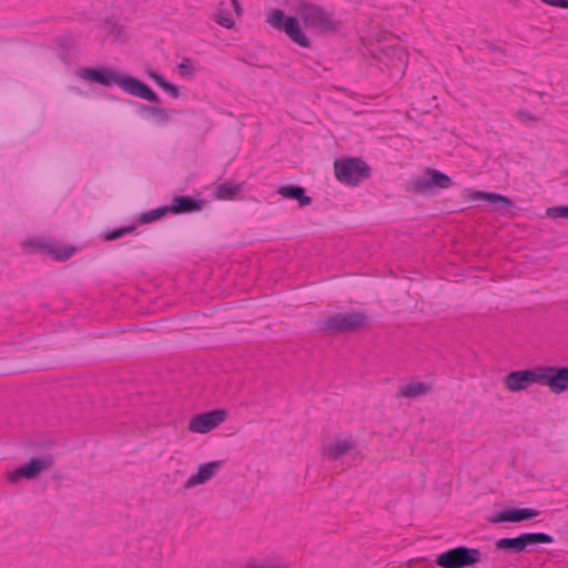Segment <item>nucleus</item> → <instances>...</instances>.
Segmentation results:
<instances>
[{
  "label": "nucleus",
  "mask_w": 568,
  "mask_h": 568,
  "mask_svg": "<svg viewBox=\"0 0 568 568\" xmlns=\"http://www.w3.org/2000/svg\"><path fill=\"white\" fill-rule=\"evenodd\" d=\"M296 16H286L281 9H273L266 22L275 30L284 32L287 38L302 48H311V40L302 29L303 22L305 29L315 34H333L338 32L341 23L334 19V12L325 8L307 2L300 1L295 7Z\"/></svg>",
  "instance_id": "f257e3e1"
},
{
  "label": "nucleus",
  "mask_w": 568,
  "mask_h": 568,
  "mask_svg": "<svg viewBox=\"0 0 568 568\" xmlns=\"http://www.w3.org/2000/svg\"><path fill=\"white\" fill-rule=\"evenodd\" d=\"M74 74L89 83H97L108 88L115 84L125 93L151 103L161 102L159 95L142 80L114 71L105 65L77 69Z\"/></svg>",
  "instance_id": "f03ea898"
},
{
  "label": "nucleus",
  "mask_w": 568,
  "mask_h": 568,
  "mask_svg": "<svg viewBox=\"0 0 568 568\" xmlns=\"http://www.w3.org/2000/svg\"><path fill=\"white\" fill-rule=\"evenodd\" d=\"M334 173L341 183L357 185L361 181L369 178L371 169L361 158H347L335 161Z\"/></svg>",
  "instance_id": "7ed1b4c3"
},
{
  "label": "nucleus",
  "mask_w": 568,
  "mask_h": 568,
  "mask_svg": "<svg viewBox=\"0 0 568 568\" xmlns=\"http://www.w3.org/2000/svg\"><path fill=\"white\" fill-rule=\"evenodd\" d=\"M481 560V552L477 548L458 546L437 555L435 564L442 568H467Z\"/></svg>",
  "instance_id": "20e7f679"
},
{
  "label": "nucleus",
  "mask_w": 568,
  "mask_h": 568,
  "mask_svg": "<svg viewBox=\"0 0 568 568\" xmlns=\"http://www.w3.org/2000/svg\"><path fill=\"white\" fill-rule=\"evenodd\" d=\"M366 318V315L361 312L337 313L321 322L318 329L335 333L355 332L365 325Z\"/></svg>",
  "instance_id": "39448f33"
},
{
  "label": "nucleus",
  "mask_w": 568,
  "mask_h": 568,
  "mask_svg": "<svg viewBox=\"0 0 568 568\" xmlns=\"http://www.w3.org/2000/svg\"><path fill=\"white\" fill-rule=\"evenodd\" d=\"M452 185V179L447 174L438 170L427 168L423 176L409 181L406 184V191L417 194H426L433 189L444 190Z\"/></svg>",
  "instance_id": "423d86ee"
},
{
  "label": "nucleus",
  "mask_w": 568,
  "mask_h": 568,
  "mask_svg": "<svg viewBox=\"0 0 568 568\" xmlns=\"http://www.w3.org/2000/svg\"><path fill=\"white\" fill-rule=\"evenodd\" d=\"M53 465V458L50 455L43 457H33L27 464H23L8 474V480L12 484L20 479H34L42 471L48 470Z\"/></svg>",
  "instance_id": "0eeeda50"
},
{
  "label": "nucleus",
  "mask_w": 568,
  "mask_h": 568,
  "mask_svg": "<svg viewBox=\"0 0 568 568\" xmlns=\"http://www.w3.org/2000/svg\"><path fill=\"white\" fill-rule=\"evenodd\" d=\"M22 248H30L31 253H39L52 257L54 261L64 262L75 252L73 246H54L40 239H29L21 243Z\"/></svg>",
  "instance_id": "6e6552de"
},
{
  "label": "nucleus",
  "mask_w": 568,
  "mask_h": 568,
  "mask_svg": "<svg viewBox=\"0 0 568 568\" xmlns=\"http://www.w3.org/2000/svg\"><path fill=\"white\" fill-rule=\"evenodd\" d=\"M540 385H546L551 392L559 394L568 389V366H539Z\"/></svg>",
  "instance_id": "1a4fd4ad"
},
{
  "label": "nucleus",
  "mask_w": 568,
  "mask_h": 568,
  "mask_svg": "<svg viewBox=\"0 0 568 568\" xmlns=\"http://www.w3.org/2000/svg\"><path fill=\"white\" fill-rule=\"evenodd\" d=\"M531 384H540L539 366L513 371L504 377V386L509 392H520L527 389Z\"/></svg>",
  "instance_id": "9d476101"
},
{
  "label": "nucleus",
  "mask_w": 568,
  "mask_h": 568,
  "mask_svg": "<svg viewBox=\"0 0 568 568\" xmlns=\"http://www.w3.org/2000/svg\"><path fill=\"white\" fill-rule=\"evenodd\" d=\"M376 59L385 67L403 74L408 62V53L402 45L395 44L382 48L376 54Z\"/></svg>",
  "instance_id": "9b49d317"
},
{
  "label": "nucleus",
  "mask_w": 568,
  "mask_h": 568,
  "mask_svg": "<svg viewBox=\"0 0 568 568\" xmlns=\"http://www.w3.org/2000/svg\"><path fill=\"white\" fill-rule=\"evenodd\" d=\"M224 409H212L193 416L189 422V429L193 433L205 434L224 422Z\"/></svg>",
  "instance_id": "f8f14e48"
},
{
  "label": "nucleus",
  "mask_w": 568,
  "mask_h": 568,
  "mask_svg": "<svg viewBox=\"0 0 568 568\" xmlns=\"http://www.w3.org/2000/svg\"><path fill=\"white\" fill-rule=\"evenodd\" d=\"M463 196L467 201L485 200L493 207V210H499V209L508 210L514 206V203L509 197L497 194V193H488V192L466 189L463 193Z\"/></svg>",
  "instance_id": "ddd939ff"
},
{
  "label": "nucleus",
  "mask_w": 568,
  "mask_h": 568,
  "mask_svg": "<svg viewBox=\"0 0 568 568\" xmlns=\"http://www.w3.org/2000/svg\"><path fill=\"white\" fill-rule=\"evenodd\" d=\"M539 515V511L532 508H506L495 514L490 521L499 523H520L532 519Z\"/></svg>",
  "instance_id": "4468645a"
},
{
  "label": "nucleus",
  "mask_w": 568,
  "mask_h": 568,
  "mask_svg": "<svg viewBox=\"0 0 568 568\" xmlns=\"http://www.w3.org/2000/svg\"><path fill=\"white\" fill-rule=\"evenodd\" d=\"M205 201L201 199H194L191 195H175L169 206L170 213L173 214H185L199 212L204 209Z\"/></svg>",
  "instance_id": "2eb2a0df"
},
{
  "label": "nucleus",
  "mask_w": 568,
  "mask_h": 568,
  "mask_svg": "<svg viewBox=\"0 0 568 568\" xmlns=\"http://www.w3.org/2000/svg\"><path fill=\"white\" fill-rule=\"evenodd\" d=\"M222 467V462L215 460L205 463L199 466L197 471L191 475L184 483V488L190 489L194 486L201 485L210 480L219 469Z\"/></svg>",
  "instance_id": "dca6fc26"
},
{
  "label": "nucleus",
  "mask_w": 568,
  "mask_h": 568,
  "mask_svg": "<svg viewBox=\"0 0 568 568\" xmlns=\"http://www.w3.org/2000/svg\"><path fill=\"white\" fill-rule=\"evenodd\" d=\"M353 449H355V443L352 438H336L323 447V456L328 460H336Z\"/></svg>",
  "instance_id": "f3484780"
},
{
  "label": "nucleus",
  "mask_w": 568,
  "mask_h": 568,
  "mask_svg": "<svg viewBox=\"0 0 568 568\" xmlns=\"http://www.w3.org/2000/svg\"><path fill=\"white\" fill-rule=\"evenodd\" d=\"M277 193L284 199L297 201L300 207L307 206L313 202L312 197L306 195L305 189L296 184L281 185Z\"/></svg>",
  "instance_id": "a211bd4d"
},
{
  "label": "nucleus",
  "mask_w": 568,
  "mask_h": 568,
  "mask_svg": "<svg viewBox=\"0 0 568 568\" xmlns=\"http://www.w3.org/2000/svg\"><path fill=\"white\" fill-rule=\"evenodd\" d=\"M519 538L524 550H526L528 546L554 542L552 536L545 532H524L519 535Z\"/></svg>",
  "instance_id": "6ab92c4d"
},
{
  "label": "nucleus",
  "mask_w": 568,
  "mask_h": 568,
  "mask_svg": "<svg viewBox=\"0 0 568 568\" xmlns=\"http://www.w3.org/2000/svg\"><path fill=\"white\" fill-rule=\"evenodd\" d=\"M429 390V386L423 382L412 383L400 386L398 389V396L414 398L425 395Z\"/></svg>",
  "instance_id": "aec40b11"
},
{
  "label": "nucleus",
  "mask_w": 568,
  "mask_h": 568,
  "mask_svg": "<svg viewBox=\"0 0 568 568\" xmlns=\"http://www.w3.org/2000/svg\"><path fill=\"white\" fill-rule=\"evenodd\" d=\"M497 550H504L507 552L518 554L525 551L520 541L519 536L514 538H501L495 542Z\"/></svg>",
  "instance_id": "412c9836"
},
{
  "label": "nucleus",
  "mask_w": 568,
  "mask_h": 568,
  "mask_svg": "<svg viewBox=\"0 0 568 568\" xmlns=\"http://www.w3.org/2000/svg\"><path fill=\"white\" fill-rule=\"evenodd\" d=\"M168 213H170L168 205L159 206L151 211L143 212L139 216L135 224L138 226V225H142V224H149V223L155 222V221L162 219Z\"/></svg>",
  "instance_id": "4be33fe9"
},
{
  "label": "nucleus",
  "mask_w": 568,
  "mask_h": 568,
  "mask_svg": "<svg viewBox=\"0 0 568 568\" xmlns=\"http://www.w3.org/2000/svg\"><path fill=\"white\" fill-rule=\"evenodd\" d=\"M240 191L239 185L223 183L216 186L214 194L219 200H234Z\"/></svg>",
  "instance_id": "5701e85b"
},
{
  "label": "nucleus",
  "mask_w": 568,
  "mask_h": 568,
  "mask_svg": "<svg viewBox=\"0 0 568 568\" xmlns=\"http://www.w3.org/2000/svg\"><path fill=\"white\" fill-rule=\"evenodd\" d=\"M136 229V224H132V225H129V226H123V227H119V229H115L113 231H109V232H105L103 234V240L104 241H115L126 234H130L132 232H134Z\"/></svg>",
  "instance_id": "b1692460"
},
{
  "label": "nucleus",
  "mask_w": 568,
  "mask_h": 568,
  "mask_svg": "<svg viewBox=\"0 0 568 568\" xmlns=\"http://www.w3.org/2000/svg\"><path fill=\"white\" fill-rule=\"evenodd\" d=\"M546 214L551 219H568V205L548 207Z\"/></svg>",
  "instance_id": "393cba45"
},
{
  "label": "nucleus",
  "mask_w": 568,
  "mask_h": 568,
  "mask_svg": "<svg viewBox=\"0 0 568 568\" xmlns=\"http://www.w3.org/2000/svg\"><path fill=\"white\" fill-rule=\"evenodd\" d=\"M216 22L222 26V27H225L227 29L232 28L234 26V21L233 19L231 18V16L229 13H226L224 10L220 9L216 13Z\"/></svg>",
  "instance_id": "a878e982"
},
{
  "label": "nucleus",
  "mask_w": 568,
  "mask_h": 568,
  "mask_svg": "<svg viewBox=\"0 0 568 568\" xmlns=\"http://www.w3.org/2000/svg\"><path fill=\"white\" fill-rule=\"evenodd\" d=\"M150 115H153L160 123H168L170 121L169 112L164 108L153 105Z\"/></svg>",
  "instance_id": "bb28decb"
},
{
  "label": "nucleus",
  "mask_w": 568,
  "mask_h": 568,
  "mask_svg": "<svg viewBox=\"0 0 568 568\" xmlns=\"http://www.w3.org/2000/svg\"><path fill=\"white\" fill-rule=\"evenodd\" d=\"M178 70L182 77L191 75L193 73V65L191 60L187 58L183 59V61L178 65Z\"/></svg>",
  "instance_id": "cd10ccee"
},
{
  "label": "nucleus",
  "mask_w": 568,
  "mask_h": 568,
  "mask_svg": "<svg viewBox=\"0 0 568 568\" xmlns=\"http://www.w3.org/2000/svg\"><path fill=\"white\" fill-rule=\"evenodd\" d=\"M516 119L521 123H536L538 121V119L535 115L525 110L517 111Z\"/></svg>",
  "instance_id": "c85d7f7f"
},
{
  "label": "nucleus",
  "mask_w": 568,
  "mask_h": 568,
  "mask_svg": "<svg viewBox=\"0 0 568 568\" xmlns=\"http://www.w3.org/2000/svg\"><path fill=\"white\" fill-rule=\"evenodd\" d=\"M161 89L174 99L180 97V89L178 88V85L169 82L168 80L163 83Z\"/></svg>",
  "instance_id": "c756f323"
},
{
  "label": "nucleus",
  "mask_w": 568,
  "mask_h": 568,
  "mask_svg": "<svg viewBox=\"0 0 568 568\" xmlns=\"http://www.w3.org/2000/svg\"><path fill=\"white\" fill-rule=\"evenodd\" d=\"M58 43L60 47H62L63 49H71L74 44V38L72 36H65V37H61L59 38L58 40Z\"/></svg>",
  "instance_id": "7c9ffc66"
},
{
  "label": "nucleus",
  "mask_w": 568,
  "mask_h": 568,
  "mask_svg": "<svg viewBox=\"0 0 568 568\" xmlns=\"http://www.w3.org/2000/svg\"><path fill=\"white\" fill-rule=\"evenodd\" d=\"M146 75L152 79L160 88L163 85V83L166 81L164 79V77H162L161 74L156 73L155 71L153 70H148L146 71Z\"/></svg>",
  "instance_id": "2f4dec72"
},
{
  "label": "nucleus",
  "mask_w": 568,
  "mask_h": 568,
  "mask_svg": "<svg viewBox=\"0 0 568 568\" xmlns=\"http://www.w3.org/2000/svg\"><path fill=\"white\" fill-rule=\"evenodd\" d=\"M540 1L546 4L552 6V7L568 9V0H540Z\"/></svg>",
  "instance_id": "473e14b6"
},
{
  "label": "nucleus",
  "mask_w": 568,
  "mask_h": 568,
  "mask_svg": "<svg viewBox=\"0 0 568 568\" xmlns=\"http://www.w3.org/2000/svg\"><path fill=\"white\" fill-rule=\"evenodd\" d=\"M251 568H284L281 565H271L266 562H258L256 560H251Z\"/></svg>",
  "instance_id": "72a5a7b5"
},
{
  "label": "nucleus",
  "mask_w": 568,
  "mask_h": 568,
  "mask_svg": "<svg viewBox=\"0 0 568 568\" xmlns=\"http://www.w3.org/2000/svg\"><path fill=\"white\" fill-rule=\"evenodd\" d=\"M153 105L135 103V110L139 114H151Z\"/></svg>",
  "instance_id": "f704fd0d"
},
{
  "label": "nucleus",
  "mask_w": 568,
  "mask_h": 568,
  "mask_svg": "<svg viewBox=\"0 0 568 568\" xmlns=\"http://www.w3.org/2000/svg\"><path fill=\"white\" fill-rule=\"evenodd\" d=\"M232 6H233L234 11L236 12V14H241L242 8L240 6L239 0H233Z\"/></svg>",
  "instance_id": "c9c22d12"
},
{
  "label": "nucleus",
  "mask_w": 568,
  "mask_h": 568,
  "mask_svg": "<svg viewBox=\"0 0 568 568\" xmlns=\"http://www.w3.org/2000/svg\"><path fill=\"white\" fill-rule=\"evenodd\" d=\"M70 90L77 94H83V91L80 88L71 87Z\"/></svg>",
  "instance_id": "e433bc0d"
},
{
  "label": "nucleus",
  "mask_w": 568,
  "mask_h": 568,
  "mask_svg": "<svg viewBox=\"0 0 568 568\" xmlns=\"http://www.w3.org/2000/svg\"><path fill=\"white\" fill-rule=\"evenodd\" d=\"M510 4L514 7H517L519 4V0H507Z\"/></svg>",
  "instance_id": "4c0bfd02"
},
{
  "label": "nucleus",
  "mask_w": 568,
  "mask_h": 568,
  "mask_svg": "<svg viewBox=\"0 0 568 568\" xmlns=\"http://www.w3.org/2000/svg\"><path fill=\"white\" fill-rule=\"evenodd\" d=\"M230 1H231V3L233 2V0H230Z\"/></svg>",
  "instance_id": "58836bf2"
}]
</instances>
